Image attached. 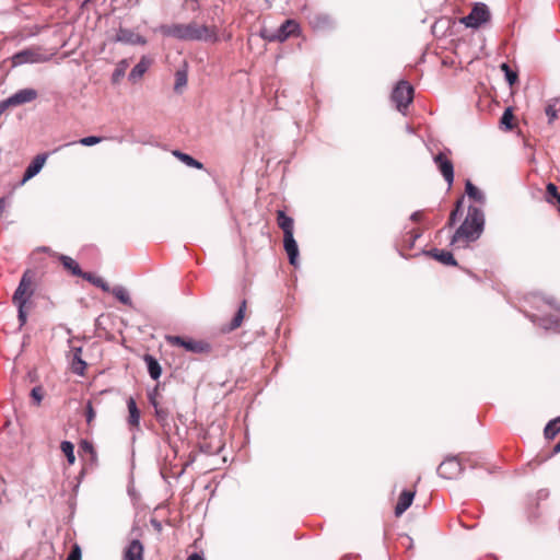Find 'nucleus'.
<instances>
[{
  "instance_id": "nucleus-1",
  "label": "nucleus",
  "mask_w": 560,
  "mask_h": 560,
  "mask_svg": "<svg viewBox=\"0 0 560 560\" xmlns=\"http://www.w3.org/2000/svg\"><path fill=\"white\" fill-rule=\"evenodd\" d=\"M163 36L173 37L179 40H202V42H218L217 26H208L205 24H197L191 22L188 24H163L158 27Z\"/></svg>"
},
{
  "instance_id": "nucleus-2",
  "label": "nucleus",
  "mask_w": 560,
  "mask_h": 560,
  "mask_svg": "<svg viewBox=\"0 0 560 560\" xmlns=\"http://www.w3.org/2000/svg\"><path fill=\"white\" fill-rule=\"evenodd\" d=\"M483 223L482 212H468L465 221L455 232L452 244L465 246L469 242L476 241L482 232Z\"/></svg>"
},
{
  "instance_id": "nucleus-3",
  "label": "nucleus",
  "mask_w": 560,
  "mask_h": 560,
  "mask_svg": "<svg viewBox=\"0 0 560 560\" xmlns=\"http://www.w3.org/2000/svg\"><path fill=\"white\" fill-rule=\"evenodd\" d=\"M34 272L31 270H26L16 288L12 301L13 304L18 307L19 311V320L21 326L26 323L27 318V303L31 301V298L34 294Z\"/></svg>"
},
{
  "instance_id": "nucleus-4",
  "label": "nucleus",
  "mask_w": 560,
  "mask_h": 560,
  "mask_svg": "<svg viewBox=\"0 0 560 560\" xmlns=\"http://www.w3.org/2000/svg\"><path fill=\"white\" fill-rule=\"evenodd\" d=\"M277 223L283 231V246L289 261L292 266H296L299 248L293 237L294 220L288 217L285 212H278Z\"/></svg>"
},
{
  "instance_id": "nucleus-5",
  "label": "nucleus",
  "mask_w": 560,
  "mask_h": 560,
  "mask_svg": "<svg viewBox=\"0 0 560 560\" xmlns=\"http://www.w3.org/2000/svg\"><path fill=\"white\" fill-rule=\"evenodd\" d=\"M166 342L173 347L184 348L187 352L196 354H209L212 351L211 345L201 339H194L180 336H166Z\"/></svg>"
},
{
  "instance_id": "nucleus-6",
  "label": "nucleus",
  "mask_w": 560,
  "mask_h": 560,
  "mask_svg": "<svg viewBox=\"0 0 560 560\" xmlns=\"http://www.w3.org/2000/svg\"><path fill=\"white\" fill-rule=\"evenodd\" d=\"M50 59V55L46 54L39 46H33L15 52L11 57L12 67H20L25 63H42Z\"/></svg>"
},
{
  "instance_id": "nucleus-7",
  "label": "nucleus",
  "mask_w": 560,
  "mask_h": 560,
  "mask_svg": "<svg viewBox=\"0 0 560 560\" xmlns=\"http://www.w3.org/2000/svg\"><path fill=\"white\" fill-rule=\"evenodd\" d=\"M413 100V88L407 81L401 80L392 92V101L398 112L406 114L409 104Z\"/></svg>"
},
{
  "instance_id": "nucleus-8",
  "label": "nucleus",
  "mask_w": 560,
  "mask_h": 560,
  "mask_svg": "<svg viewBox=\"0 0 560 560\" xmlns=\"http://www.w3.org/2000/svg\"><path fill=\"white\" fill-rule=\"evenodd\" d=\"M490 20V11L485 3H477L470 13L462 19L466 27L478 28Z\"/></svg>"
},
{
  "instance_id": "nucleus-9",
  "label": "nucleus",
  "mask_w": 560,
  "mask_h": 560,
  "mask_svg": "<svg viewBox=\"0 0 560 560\" xmlns=\"http://www.w3.org/2000/svg\"><path fill=\"white\" fill-rule=\"evenodd\" d=\"M37 97V92L34 89H22L9 96L8 98L0 102L5 110L9 107H16L26 103H31Z\"/></svg>"
},
{
  "instance_id": "nucleus-10",
  "label": "nucleus",
  "mask_w": 560,
  "mask_h": 560,
  "mask_svg": "<svg viewBox=\"0 0 560 560\" xmlns=\"http://www.w3.org/2000/svg\"><path fill=\"white\" fill-rule=\"evenodd\" d=\"M462 471L463 465L457 457L446 458L438 468L439 475L445 479H455L462 474Z\"/></svg>"
},
{
  "instance_id": "nucleus-11",
  "label": "nucleus",
  "mask_w": 560,
  "mask_h": 560,
  "mask_svg": "<svg viewBox=\"0 0 560 560\" xmlns=\"http://www.w3.org/2000/svg\"><path fill=\"white\" fill-rule=\"evenodd\" d=\"M113 43H122L127 45H141L144 46L147 44V39L135 33L132 30L126 27H119L115 34V36L110 39Z\"/></svg>"
},
{
  "instance_id": "nucleus-12",
  "label": "nucleus",
  "mask_w": 560,
  "mask_h": 560,
  "mask_svg": "<svg viewBox=\"0 0 560 560\" xmlns=\"http://www.w3.org/2000/svg\"><path fill=\"white\" fill-rule=\"evenodd\" d=\"M434 164L442 174L445 182L451 186L454 182V165L444 152H440L433 158Z\"/></svg>"
},
{
  "instance_id": "nucleus-13",
  "label": "nucleus",
  "mask_w": 560,
  "mask_h": 560,
  "mask_svg": "<svg viewBox=\"0 0 560 560\" xmlns=\"http://www.w3.org/2000/svg\"><path fill=\"white\" fill-rule=\"evenodd\" d=\"M246 310H247V302H246V300H244L241 303V305H240L236 314L232 318V320L229 324L223 325L220 328V331L223 334H229V332H232V331L236 330L237 328H240L244 322Z\"/></svg>"
},
{
  "instance_id": "nucleus-14",
  "label": "nucleus",
  "mask_w": 560,
  "mask_h": 560,
  "mask_svg": "<svg viewBox=\"0 0 560 560\" xmlns=\"http://www.w3.org/2000/svg\"><path fill=\"white\" fill-rule=\"evenodd\" d=\"M310 25L317 31H324L334 26V21L330 15L326 13H313L308 16Z\"/></svg>"
},
{
  "instance_id": "nucleus-15",
  "label": "nucleus",
  "mask_w": 560,
  "mask_h": 560,
  "mask_svg": "<svg viewBox=\"0 0 560 560\" xmlns=\"http://www.w3.org/2000/svg\"><path fill=\"white\" fill-rule=\"evenodd\" d=\"M47 159V154H38L34 158V160L27 165L24 175H23V183L33 178L35 175H37L40 170L43 168L45 162Z\"/></svg>"
},
{
  "instance_id": "nucleus-16",
  "label": "nucleus",
  "mask_w": 560,
  "mask_h": 560,
  "mask_svg": "<svg viewBox=\"0 0 560 560\" xmlns=\"http://www.w3.org/2000/svg\"><path fill=\"white\" fill-rule=\"evenodd\" d=\"M300 26L294 20L284 21L276 31L278 33V42H284L289 37L299 33Z\"/></svg>"
},
{
  "instance_id": "nucleus-17",
  "label": "nucleus",
  "mask_w": 560,
  "mask_h": 560,
  "mask_svg": "<svg viewBox=\"0 0 560 560\" xmlns=\"http://www.w3.org/2000/svg\"><path fill=\"white\" fill-rule=\"evenodd\" d=\"M151 63H152V60L149 57L142 56L140 61L131 69V71L128 75V79L131 82L139 81L144 75V73L148 71Z\"/></svg>"
},
{
  "instance_id": "nucleus-18",
  "label": "nucleus",
  "mask_w": 560,
  "mask_h": 560,
  "mask_svg": "<svg viewBox=\"0 0 560 560\" xmlns=\"http://www.w3.org/2000/svg\"><path fill=\"white\" fill-rule=\"evenodd\" d=\"M416 492L411 490H404L395 506V515L399 517L412 503Z\"/></svg>"
},
{
  "instance_id": "nucleus-19",
  "label": "nucleus",
  "mask_w": 560,
  "mask_h": 560,
  "mask_svg": "<svg viewBox=\"0 0 560 560\" xmlns=\"http://www.w3.org/2000/svg\"><path fill=\"white\" fill-rule=\"evenodd\" d=\"M124 560H143V545L138 539L129 542L124 553Z\"/></svg>"
},
{
  "instance_id": "nucleus-20",
  "label": "nucleus",
  "mask_w": 560,
  "mask_h": 560,
  "mask_svg": "<svg viewBox=\"0 0 560 560\" xmlns=\"http://www.w3.org/2000/svg\"><path fill=\"white\" fill-rule=\"evenodd\" d=\"M465 192L467 197L479 206L486 205V196L482 190L475 186L470 180L466 182Z\"/></svg>"
},
{
  "instance_id": "nucleus-21",
  "label": "nucleus",
  "mask_w": 560,
  "mask_h": 560,
  "mask_svg": "<svg viewBox=\"0 0 560 560\" xmlns=\"http://www.w3.org/2000/svg\"><path fill=\"white\" fill-rule=\"evenodd\" d=\"M429 255L443 265L457 266L456 259L454 258L453 254L448 250L434 248L429 252Z\"/></svg>"
},
{
  "instance_id": "nucleus-22",
  "label": "nucleus",
  "mask_w": 560,
  "mask_h": 560,
  "mask_svg": "<svg viewBox=\"0 0 560 560\" xmlns=\"http://www.w3.org/2000/svg\"><path fill=\"white\" fill-rule=\"evenodd\" d=\"M127 407L129 411L128 416V424L131 428L138 429L140 424V410L137 407L136 400L132 397H129L127 400Z\"/></svg>"
},
{
  "instance_id": "nucleus-23",
  "label": "nucleus",
  "mask_w": 560,
  "mask_h": 560,
  "mask_svg": "<svg viewBox=\"0 0 560 560\" xmlns=\"http://www.w3.org/2000/svg\"><path fill=\"white\" fill-rule=\"evenodd\" d=\"M59 260L62 264L63 268L67 269L71 275L81 277L83 275L82 269L79 264L69 256L60 255Z\"/></svg>"
},
{
  "instance_id": "nucleus-24",
  "label": "nucleus",
  "mask_w": 560,
  "mask_h": 560,
  "mask_svg": "<svg viewBox=\"0 0 560 560\" xmlns=\"http://www.w3.org/2000/svg\"><path fill=\"white\" fill-rule=\"evenodd\" d=\"M143 360L147 363L150 376L153 380H158L162 374V369L158 360L153 358L151 354H145L143 357Z\"/></svg>"
},
{
  "instance_id": "nucleus-25",
  "label": "nucleus",
  "mask_w": 560,
  "mask_h": 560,
  "mask_svg": "<svg viewBox=\"0 0 560 560\" xmlns=\"http://www.w3.org/2000/svg\"><path fill=\"white\" fill-rule=\"evenodd\" d=\"M81 278L85 279L89 282H91L95 287L101 288L105 292H109L110 291V288H109L108 283L104 279H102L101 277L95 276L94 273L83 272Z\"/></svg>"
},
{
  "instance_id": "nucleus-26",
  "label": "nucleus",
  "mask_w": 560,
  "mask_h": 560,
  "mask_svg": "<svg viewBox=\"0 0 560 560\" xmlns=\"http://www.w3.org/2000/svg\"><path fill=\"white\" fill-rule=\"evenodd\" d=\"M174 155L178 158L183 163H185L189 167H194L197 170H202L203 164L196 159H194L191 155L187 153H183L180 151H174Z\"/></svg>"
},
{
  "instance_id": "nucleus-27",
  "label": "nucleus",
  "mask_w": 560,
  "mask_h": 560,
  "mask_svg": "<svg viewBox=\"0 0 560 560\" xmlns=\"http://www.w3.org/2000/svg\"><path fill=\"white\" fill-rule=\"evenodd\" d=\"M129 67L128 59H121L117 65L112 74V82L118 83L122 77H125L126 71Z\"/></svg>"
},
{
  "instance_id": "nucleus-28",
  "label": "nucleus",
  "mask_w": 560,
  "mask_h": 560,
  "mask_svg": "<svg viewBox=\"0 0 560 560\" xmlns=\"http://www.w3.org/2000/svg\"><path fill=\"white\" fill-rule=\"evenodd\" d=\"M560 432V417L555 418L549 421L545 428V438L548 440H552Z\"/></svg>"
},
{
  "instance_id": "nucleus-29",
  "label": "nucleus",
  "mask_w": 560,
  "mask_h": 560,
  "mask_svg": "<svg viewBox=\"0 0 560 560\" xmlns=\"http://www.w3.org/2000/svg\"><path fill=\"white\" fill-rule=\"evenodd\" d=\"M86 363L81 359V349H75L74 358L72 361V372L78 375H83Z\"/></svg>"
},
{
  "instance_id": "nucleus-30",
  "label": "nucleus",
  "mask_w": 560,
  "mask_h": 560,
  "mask_svg": "<svg viewBox=\"0 0 560 560\" xmlns=\"http://www.w3.org/2000/svg\"><path fill=\"white\" fill-rule=\"evenodd\" d=\"M187 85V71L177 70L175 73L174 91L180 93L182 90Z\"/></svg>"
},
{
  "instance_id": "nucleus-31",
  "label": "nucleus",
  "mask_w": 560,
  "mask_h": 560,
  "mask_svg": "<svg viewBox=\"0 0 560 560\" xmlns=\"http://www.w3.org/2000/svg\"><path fill=\"white\" fill-rule=\"evenodd\" d=\"M60 448H61V452L66 455L68 463L70 465H73L75 462L73 444L69 441H63L60 444Z\"/></svg>"
},
{
  "instance_id": "nucleus-32",
  "label": "nucleus",
  "mask_w": 560,
  "mask_h": 560,
  "mask_svg": "<svg viewBox=\"0 0 560 560\" xmlns=\"http://www.w3.org/2000/svg\"><path fill=\"white\" fill-rule=\"evenodd\" d=\"M557 104H558V100H551L548 102L546 108H545V113L548 117V122L549 124H552L557 117H558V107H557Z\"/></svg>"
},
{
  "instance_id": "nucleus-33",
  "label": "nucleus",
  "mask_w": 560,
  "mask_h": 560,
  "mask_svg": "<svg viewBox=\"0 0 560 560\" xmlns=\"http://www.w3.org/2000/svg\"><path fill=\"white\" fill-rule=\"evenodd\" d=\"M112 294L117 299L119 300L121 303L124 304H130V296L128 294V292L121 288V287H116L114 288L112 291Z\"/></svg>"
},
{
  "instance_id": "nucleus-34",
  "label": "nucleus",
  "mask_w": 560,
  "mask_h": 560,
  "mask_svg": "<svg viewBox=\"0 0 560 560\" xmlns=\"http://www.w3.org/2000/svg\"><path fill=\"white\" fill-rule=\"evenodd\" d=\"M501 70L504 72L505 79L509 82L510 85H513L517 80V73L513 71L510 66L505 62H503L500 66Z\"/></svg>"
},
{
  "instance_id": "nucleus-35",
  "label": "nucleus",
  "mask_w": 560,
  "mask_h": 560,
  "mask_svg": "<svg viewBox=\"0 0 560 560\" xmlns=\"http://www.w3.org/2000/svg\"><path fill=\"white\" fill-rule=\"evenodd\" d=\"M559 194L558 191V188L555 184L552 183H549L547 186H546V191H545V199L550 202V203H553V198Z\"/></svg>"
},
{
  "instance_id": "nucleus-36",
  "label": "nucleus",
  "mask_w": 560,
  "mask_h": 560,
  "mask_svg": "<svg viewBox=\"0 0 560 560\" xmlns=\"http://www.w3.org/2000/svg\"><path fill=\"white\" fill-rule=\"evenodd\" d=\"M101 141H102L101 137L90 136V137H84V138L80 139L78 141V143L85 145V147H91V145L100 143Z\"/></svg>"
},
{
  "instance_id": "nucleus-37",
  "label": "nucleus",
  "mask_w": 560,
  "mask_h": 560,
  "mask_svg": "<svg viewBox=\"0 0 560 560\" xmlns=\"http://www.w3.org/2000/svg\"><path fill=\"white\" fill-rule=\"evenodd\" d=\"M95 417H96V412H95V410L93 408L92 401H88L86 408H85L86 423L89 425H91L92 422L94 421Z\"/></svg>"
},
{
  "instance_id": "nucleus-38",
  "label": "nucleus",
  "mask_w": 560,
  "mask_h": 560,
  "mask_svg": "<svg viewBox=\"0 0 560 560\" xmlns=\"http://www.w3.org/2000/svg\"><path fill=\"white\" fill-rule=\"evenodd\" d=\"M81 547L78 544H74L66 560H81Z\"/></svg>"
},
{
  "instance_id": "nucleus-39",
  "label": "nucleus",
  "mask_w": 560,
  "mask_h": 560,
  "mask_svg": "<svg viewBox=\"0 0 560 560\" xmlns=\"http://www.w3.org/2000/svg\"><path fill=\"white\" fill-rule=\"evenodd\" d=\"M260 35L264 39L268 42H278V33L277 31L262 30Z\"/></svg>"
},
{
  "instance_id": "nucleus-40",
  "label": "nucleus",
  "mask_w": 560,
  "mask_h": 560,
  "mask_svg": "<svg viewBox=\"0 0 560 560\" xmlns=\"http://www.w3.org/2000/svg\"><path fill=\"white\" fill-rule=\"evenodd\" d=\"M80 450L84 453L95 455L94 446L93 444L88 440H82L80 442Z\"/></svg>"
},
{
  "instance_id": "nucleus-41",
  "label": "nucleus",
  "mask_w": 560,
  "mask_h": 560,
  "mask_svg": "<svg viewBox=\"0 0 560 560\" xmlns=\"http://www.w3.org/2000/svg\"><path fill=\"white\" fill-rule=\"evenodd\" d=\"M513 118L511 108H506L501 117V124L505 125L506 128H511V120Z\"/></svg>"
},
{
  "instance_id": "nucleus-42",
  "label": "nucleus",
  "mask_w": 560,
  "mask_h": 560,
  "mask_svg": "<svg viewBox=\"0 0 560 560\" xmlns=\"http://www.w3.org/2000/svg\"><path fill=\"white\" fill-rule=\"evenodd\" d=\"M31 396L35 400V402L37 405H39L42 399H43V389H42V387H39V386L38 387H34L32 389V392H31Z\"/></svg>"
},
{
  "instance_id": "nucleus-43",
  "label": "nucleus",
  "mask_w": 560,
  "mask_h": 560,
  "mask_svg": "<svg viewBox=\"0 0 560 560\" xmlns=\"http://www.w3.org/2000/svg\"><path fill=\"white\" fill-rule=\"evenodd\" d=\"M155 417L159 421H164L168 417V411L165 408L158 407L155 408Z\"/></svg>"
},
{
  "instance_id": "nucleus-44",
  "label": "nucleus",
  "mask_w": 560,
  "mask_h": 560,
  "mask_svg": "<svg viewBox=\"0 0 560 560\" xmlns=\"http://www.w3.org/2000/svg\"><path fill=\"white\" fill-rule=\"evenodd\" d=\"M149 399H150L151 405L154 407V409L160 407L154 394H151L149 396Z\"/></svg>"
},
{
  "instance_id": "nucleus-45",
  "label": "nucleus",
  "mask_w": 560,
  "mask_h": 560,
  "mask_svg": "<svg viewBox=\"0 0 560 560\" xmlns=\"http://www.w3.org/2000/svg\"><path fill=\"white\" fill-rule=\"evenodd\" d=\"M187 560H205V559L198 553H192L187 558Z\"/></svg>"
},
{
  "instance_id": "nucleus-46",
  "label": "nucleus",
  "mask_w": 560,
  "mask_h": 560,
  "mask_svg": "<svg viewBox=\"0 0 560 560\" xmlns=\"http://www.w3.org/2000/svg\"><path fill=\"white\" fill-rule=\"evenodd\" d=\"M458 213H460V214H462L463 212H456V211L451 212L450 223H452V224H453V223L455 222V219H456V217H457V214H458Z\"/></svg>"
},
{
  "instance_id": "nucleus-47",
  "label": "nucleus",
  "mask_w": 560,
  "mask_h": 560,
  "mask_svg": "<svg viewBox=\"0 0 560 560\" xmlns=\"http://www.w3.org/2000/svg\"><path fill=\"white\" fill-rule=\"evenodd\" d=\"M422 212H413L411 215V220L418 221L421 218Z\"/></svg>"
},
{
  "instance_id": "nucleus-48",
  "label": "nucleus",
  "mask_w": 560,
  "mask_h": 560,
  "mask_svg": "<svg viewBox=\"0 0 560 560\" xmlns=\"http://www.w3.org/2000/svg\"><path fill=\"white\" fill-rule=\"evenodd\" d=\"M462 203H463V198H462V199H459V200H457V202H456V205H455V209H454V210L459 211V210H460V208H462Z\"/></svg>"
},
{
  "instance_id": "nucleus-49",
  "label": "nucleus",
  "mask_w": 560,
  "mask_h": 560,
  "mask_svg": "<svg viewBox=\"0 0 560 560\" xmlns=\"http://www.w3.org/2000/svg\"><path fill=\"white\" fill-rule=\"evenodd\" d=\"M38 250L44 252V253H52L51 249L46 246L39 247Z\"/></svg>"
},
{
  "instance_id": "nucleus-50",
  "label": "nucleus",
  "mask_w": 560,
  "mask_h": 560,
  "mask_svg": "<svg viewBox=\"0 0 560 560\" xmlns=\"http://www.w3.org/2000/svg\"><path fill=\"white\" fill-rule=\"evenodd\" d=\"M553 452L555 453H559L560 452V441L555 445Z\"/></svg>"
},
{
  "instance_id": "nucleus-51",
  "label": "nucleus",
  "mask_w": 560,
  "mask_h": 560,
  "mask_svg": "<svg viewBox=\"0 0 560 560\" xmlns=\"http://www.w3.org/2000/svg\"><path fill=\"white\" fill-rule=\"evenodd\" d=\"M410 234L412 235L413 238H417L419 236V234L416 231L410 232Z\"/></svg>"
},
{
  "instance_id": "nucleus-52",
  "label": "nucleus",
  "mask_w": 560,
  "mask_h": 560,
  "mask_svg": "<svg viewBox=\"0 0 560 560\" xmlns=\"http://www.w3.org/2000/svg\"><path fill=\"white\" fill-rule=\"evenodd\" d=\"M471 210H478L477 208L472 207V206H469L468 207V211H471Z\"/></svg>"
},
{
  "instance_id": "nucleus-53",
  "label": "nucleus",
  "mask_w": 560,
  "mask_h": 560,
  "mask_svg": "<svg viewBox=\"0 0 560 560\" xmlns=\"http://www.w3.org/2000/svg\"><path fill=\"white\" fill-rule=\"evenodd\" d=\"M154 525H155V527H156V528H159V529H160L161 525H160L159 523H155V522H154Z\"/></svg>"
}]
</instances>
